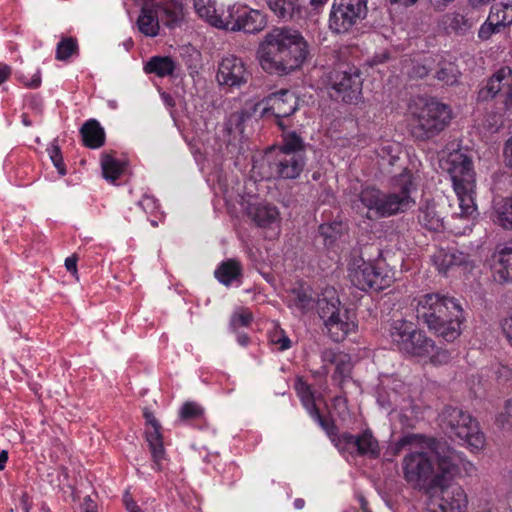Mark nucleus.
I'll return each instance as SVG.
<instances>
[{
  "mask_svg": "<svg viewBox=\"0 0 512 512\" xmlns=\"http://www.w3.org/2000/svg\"><path fill=\"white\" fill-rule=\"evenodd\" d=\"M259 53L260 64L265 71L288 75L305 62L308 44L297 30L274 28L266 34Z\"/></svg>",
  "mask_w": 512,
  "mask_h": 512,
  "instance_id": "obj_1",
  "label": "nucleus"
},
{
  "mask_svg": "<svg viewBox=\"0 0 512 512\" xmlns=\"http://www.w3.org/2000/svg\"><path fill=\"white\" fill-rule=\"evenodd\" d=\"M463 310L454 298L429 293L420 297L416 307L419 322L447 342H453L461 334Z\"/></svg>",
  "mask_w": 512,
  "mask_h": 512,
  "instance_id": "obj_2",
  "label": "nucleus"
},
{
  "mask_svg": "<svg viewBox=\"0 0 512 512\" xmlns=\"http://www.w3.org/2000/svg\"><path fill=\"white\" fill-rule=\"evenodd\" d=\"M393 192L384 193L375 187H366L359 193V201L368 210L374 211L379 217H390L404 213L415 201L411 191L416 189L411 170L405 168L391 179Z\"/></svg>",
  "mask_w": 512,
  "mask_h": 512,
  "instance_id": "obj_3",
  "label": "nucleus"
},
{
  "mask_svg": "<svg viewBox=\"0 0 512 512\" xmlns=\"http://www.w3.org/2000/svg\"><path fill=\"white\" fill-rule=\"evenodd\" d=\"M450 177L459 201V215L472 217L477 212L475 204V171L470 157L463 153H451L443 166Z\"/></svg>",
  "mask_w": 512,
  "mask_h": 512,
  "instance_id": "obj_4",
  "label": "nucleus"
},
{
  "mask_svg": "<svg viewBox=\"0 0 512 512\" xmlns=\"http://www.w3.org/2000/svg\"><path fill=\"white\" fill-rule=\"evenodd\" d=\"M325 433L342 455L377 459L381 455V446L370 428L353 435L349 432L338 433L334 420L325 427Z\"/></svg>",
  "mask_w": 512,
  "mask_h": 512,
  "instance_id": "obj_5",
  "label": "nucleus"
},
{
  "mask_svg": "<svg viewBox=\"0 0 512 512\" xmlns=\"http://www.w3.org/2000/svg\"><path fill=\"white\" fill-rule=\"evenodd\" d=\"M452 119L450 107L436 100L426 102L412 113V135L428 140L442 132Z\"/></svg>",
  "mask_w": 512,
  "mask_h": 512,
  "instance_id": "obj_6",
  "label": "nucleus"
},
{
  "mask_svg": "<svg viewBox=\"0 0 512 512\" xmlns=\"http://www.w3.org/2000/svg\"><path fill=\"white\" fill-rule=\"evenodd\" d=\"M443 425L450 437H455L466 445L471 452H479L485 447V436L479 424L469 413L456 407L446 408L443 412Z\"/></svg>",
  "mask_w": 512,
  "mask_h": 512,
  "instance_id": "obj_7",
  "label": "nucleus"
},
{
  "mask_svg": "<svg viewBox=\"0 0 512 512\" xmlns=\"http://www.w3.org/2000/svg\"><path fill=\"white\" fill-rule=\"evenodd\" d=\"M351 283L362 291H382L394 282V273L376 262L355 258L349 264Z\"/></svg>",
  "mask_w": 512,
  "mask_h": 512,
  "instance_id": "obj_8",
  "label": "nucleus"
},
{
  "mask_svg": "<svg viewBox=\"0 0 512 512\" xmlns=\"http://www.w3.org/2000/svg\"><path fill=\"white\" fill-rule=\"evenodd\" d=\"M426 444L429 448L436 449L437 453L438 472L434 477V484L443 485L446 478L452 480L461 469L469 476L476 472L475 465L467 460L463 452L457 451L450 446H436L435 440L430 438Z\"/></svg>",
  "mask_w": 512,
  "mask_h": 512,
  "instance_id": "obj_9",
  "label": "nucleus"
},
{
  "mask_svg": "<svg viewBox=\"0 0 512 512\" xmlns=\"http://www.w3.org/2000/svg\"><path fill=\"white\" fill-rule=\"evenodd\" d=\"M306 165V156L289 152L271 150L262 160L263 177L278 179H296Z\"/></svg>",
  "mask_w": 512,
  "mask_h": 512,
  "instance_id": "obj_10",
  "label": "nucleus"
},
{
  "mask_svg": "<svg viewBox=\"0 0 512 512\" xmlns=\"http://www.w3.org/2000/svg\"><path fill=\"white\" fill-rule=\"evenodd\" d=\"M221 21L218 28L229 31H243L245 33H258L266 26L265 16L258 10L235 3L221 11Z\"/></svg>",
  "mask_w": 512,
  "mask_h": 512,
  "instance_id": "obj_11",
  "label": "nucleus"
},
{
  "mask_svg": "<svg viewBox=\"0 0 512 512\" xmlns=\"http://www.w3.org/2000/svg\"><path fill=\"white\" fill-rule=\"evenodd\" d=\"M368 0H334L329 16V28L336 34L348 32L367 15Z\"/></svg>",
  "mask_w": 512,
  "mask_h": 512,
  "instance_id": "obj_12",
  "label": "nucleus"
},
{
  "mask_svg": "<svg viewBox=\"0 0 512 512\" xmlns=\"http://www.w3.org/2000/svg\"><path fill=\"white\" fill-rule=\"evenodd\" d=\"M327 85L332 90V96L345 103H357L362 91L360 70L356 67H346L343 70L330 71Z\"/></svg>",
  "mask_w": 512,
  "mask_h": 512,
  "instance_id": "obj_13",
  "label": "nucleus"
},
{
  "mask_svg": "<svg viewBox=\"0 0 512 512\" xmlns=\"http://www.w3.org/2000/svg\"><path fill=\"white\" fill-rule=\"evenodd\" d=\"M262 107V115L271 114L276 118V124L281 130L286 129L284 119L293 115L299 105V99L296 94L290 90L282 89L271 93L265 97L259 104Z\"/></svg>",
  "mask_w": 512,
  "mask_h": 512,
  "instance_id": "obj_14",
  "label": "nucleus"
},
{
  "mask_svg": "<svg viewBox=\"0 0 512 512\" xmlns=\"http://www.w3.org/2000/svg\"><path fill=\"white\" fill-rule=\"evenodd\" d=\"M404 479L414 486L426 487L429 490L433 474V464L426 452L415 451L403 459Z\"/></svg>",
  "mask_w": 512,
  "mask_h": 512,
  "instance_id": "obj_15",
  "label": "nucleus"
},
{
  "mask_svg": "<svg viewBox=\"0 0 512 512\" xmlns=\"http://www.w3.org/2000/svg\"><path fill=\"white\" fill-rule=\"evenodd\" d=\"M251 76L252 72L242 58L228 55L220 61L216 79L219 85L233 89L247 84Z\"/></svg>",
  "mask_w": 512,
  "mask_h": 512,
  "instance_id": "obj_16",
  "label": "nucleus"
},
{
  "mask_svg": "<svg viewBox=\"0 0 512 512\" xmlns=\"http://www.w3.org/2000/svg\"><path fill=\"white\" fill-rule=\"evenodd\" d=\"M497 95L505 96V106L512 107V69L509 67L497 70L479 90L477 98L479 101H488Z\"/></svg>",
  "mask_w": 512,
  "mask_h": 512,
  "instance_id": "obj_17",
  "label": "nucleus"
},
{
  "mask_svg": "<svg viewBox=\"0 0 512 512\" xmlns=\"http://www.w3.org/2000/svg\"><path fill=\"white\" fill-rule=\"evenodd\" d=\"M450 482L451 480L446 478L443 485H436L433 477L429 491L440 489L441 497L438 506L442 512H465L468 504L467 495L460 485Z\"/></svg>",
  "mask_w": 512,
  "mask_h": 512,
  "instance_id": "obj_18",
  "label": "nucleus"
},
{
  "mask_svg": "<svg viewBox=\"0 0 512 512\" xmlns=\"http://www.w3.org/2000/svg\"><path fill=\"white\" fill-rule=\"evenodd\" d=\"M316 296L314 289L309 284L298 281L287 290L284 301L289 309L304 315L314 309Z\"/></svg>",
  "mask_w": 512,
  "mask_h": 512,
  "instance_id": "obj_19",
  "label": "nucleus"
},
{
  "mask_svg": "<svg viewBox=\"0 0 512 512\" xmlns=\"http://www.w3.org/2000/svg\"><path fill=\"white\" fill-rule=\"evenodd\" d=\"M435 351V343L432 339L428 338L422 331L416 330L412 334L411 339L403 347L401 352L411 356L426 357L431 355V360L436 362L437 360L446 362L449 359L447 351Z\"/></svg>",
  "mask_w": 512,
  "mask_h": 512,
  "instance_id": "obj_20",
  "label": "nucleus"
},
{
  "mask_svg": "<svg viewBox=\"0 0 512 512\" xmlns=\"http://www.w3.org/2000/svg\"><path fill=\"white\" fill-rule=\"evenodd\" d=\"M160 23L169 29L180 27L184 20L180 0H155L152 4Z\"/></svg>",
  "mask_w": 512,
  "mask_h": 512,
  "instance_id": "obj_21",
  "label": "nucleus"
},
{
  "mask_svg": "<svg viewBox=\"0 0 512 512\" xmlns=\"http://www.w3.org/2000/svg\"><path fill=\"white\" fill-rule=\"evenodd\" d=\"M324 326L327 329L328 336L334 342L344 341L358 327L355 318L350 315L347 309L336 314L330 320H326Z\"/></svg>",
  "mask_w": 512,
  "mask_h": 512,
  "instance_id": "obj_22",
  "label": "nucleus"
},
{
  "mask_svg": "<svg viewBox=\"0 0 512 512\" xmlns=\"http://www.w3.org/2000/svg\"><path fill=\"white\" fill-rule=\"evenodd\" d=\"M295 390L310 417L325 431V427H328L333 419H328L321 415L315 403L314 392L311 386L302 378H298L295 382Z\"/></svg>",
  "mask_w": 512,
  "mask_h": 512,
  "instance_id": "obj_23",
  "label": "nucleus"
},
{
  "mask_svg": "<svg viewBox=\"0 0 512 512\" xmlns=\"http://www.w3.org/2000/svg\"><path fill=\"white\" fill-rule=\"evenodd\" d=\"M437 69L434 78L444 85L453 86L459 82L461 71L457 65V57L450 53L437 56Z\"/></svg>",
  "mask_w": 512,
  "mask_h": 512,
  "instance_id": "obj_24",
  "label": "nucleus"
},
{
  "mask_svg": "<svg viewBox=\"0 0 512 512\" xmlns=\"http://www.w3.org/2000/svg\"><path fill=\"white\" fill-rule=\"evenodd\" d=\"M179 70V64L170 56H153L144 65L145 73L154 74L160 78H176Z\"/></svg>",
  "mask_w": 512,
  "mask_h": 512,
  "instance_id": "obj_25",
  "label": "nucleus"
},
{
  "mask_svg": "<svg viewBox=\"0 0 512 512\" xmlns=\"http://www.w3.org/2000/svg\"><path fill=\"white\" fill-rule=\"evenodd\" d=\"M247 213L255 224L261 228L271 227L280 221L278 208L268 203L249 205Z\"/></svg>",
  "mask_w": 512,
  "mask_h": 512,
  "instance_id": "obj_26",
  "label": "nucleus"
},
{
  "mask_svg": "<svg viewBox=\"0 0 512 512\" xmlns=\"http://www.w3.org/2000/svg\"><path fill=\"white\" fill-rule=\"evenodd\" d=\"M417 330L415 324L405 319L393 320L387 329L391 343L401 351Z\"/></svg>",
  "mask_w": 512,
  "mask_h": 512,
  "instance_id": "obj_27",
  "label": "nucleus"
},
{
  "mask_svg": "<svg viewBox=\"0 0 512 512\" xmlns=\"http://www.w3.org/2000/svg\"><path fill=\"white\" fill-rule=\"evenodd\" d=\"M83 144L91 149H98L105 143V132L96 119L87 120L81 127Z\"/></svg>",
  "mask_w": 512,
  "mask_h": 512,
  "instance_id": "obj_28",
  "label": "nucleus"
},
{
  "mask_svg": "<svg viewBox=\"0 0 512 512\" xmlns=\"http://www.w3.org/2000/svg\"><path fill=\"white\" fill-rule=\"evenodd\" d=\"M340 305L341 302L335 290H325L322 297L316 296L315 306H317L318 314L324 323L342 311Z\"/></svg>",
  "mask_w": 512,
  "mask_h": 512,
  "instance_id": "obj_29",
  "label": "nucleus"
},
{
  "mask_svg": "<svg viewBox=\"0 0 512 512\" xmlns=\"http://www.w3.org/2000/svg\"><path fill=\"white\" fill-rule=\"evenodd\" d=\"M381 389L387 394V398H385L379 393L378 401L383 407L396 405L399 398L407 392L405 383L396 377L387 378L382 383Z\"/></svg>",
  "mask_w": 512,
  "mask_h": 512,
  "instance_id": "obj_30",
  "label": "nucleus"
},
{
  "mask_svg": "<svg viewBox=\"0 0 512 512\" xmlns=\"http://www.w3.org/2000/svg\"><path fill=\"white\" fill-rule=\"evenodd\" d=\"M433 262L440 273L446 274L454 266L463 265L466 255L457 250L440 249L433 255Z\"/></svg>",
  "mask_w": 512,
  "mask_h": 512,
  "instance_id": "obj_31",
  "label": "nucleus"
},
{
  "mask_svg": "<svg viewBox=\"0 0 512 512\" xmlns=\"http://www.w3.org/2000/svg\"><path fill=\"white\" fill-rule=\"evenodd\" d=\"M495 272L501 282H512V241L495 255Z\"/></svg>",
  "mask_w": 512,
  "mask_h": 512,
  "instance_id": "obj_32",
  "label": "nucleus"
},
{
  "mask_svg": "<svg viewBox=\"0 0 512 512\" xmlns=\"http://www.w3.org/2000/svg\"><path fill=\"white\" fill-rule=\"evenodd\" d=\"M137 27L146 37L154 38L159 35L160 21L153 6L141 9L137 19Z\"/></svg>",
  "mask_w": 512,
  "mask_h": 512,
  "instance_id": "obj_33",
  "label": "nucleus"
},
{
  "mask_svg": "<svg viewBox=\"0 0 512 512\" xmlns=\"http://www.w3.org/2000/svg\"><path fill=\"white\" fill-rule=\"evenodd\" d=\"M419 224L429 231L439 232L443 229V218L437 213L434 203L427 202L419 207Z\"/></svg>",
  "mask_w": 512,
  "mask_h": 512,
  "instance_id": "obj_34",
  "label": "nucleus"
},
{
  "mask_svg": "<svg viewBox=\"0 0 512 512\" xmlns=\"http://www.w3.org/2000/svg\"><path fill=\"white\" fill-rule=\"evenodd\" d=\"M214 275L221 284L229 286L234 280L241 277V264L235 259L223 261L215 270Z\"/></svg>",
  "mask_w": 512,
  "mask_h": 512,
  "instance_id": "obj_35",
  "label": "nucleus"
},
{
  "mask_svg": "<svg viewBox=\"0 0 512 512\" xmlns=\"http://www.w3.org/2000/svg\"><path fill=\"white\" fill-rule=\"evenodd\" d=\"M145 435L155 466L158 470H161V462L165 458V449L160 428H148Z\"/></svg>",
  "mask_w": 512,
  "mask_h": 512,
  "instance_id": "obj_36",
  "label": "nucleus"
},
{
  "mask_svg": "<svg viewBox=\"0 0 512 512\" xmlns=\"http://www.w3.org/2000/svg\"><path fill=\"white\" fill-rule=\"evenodd\" d=\"M193 6L196 14L212 26L218 28L219 23H223L221 21V12L217 9L214 0H193Z\"/></svg>",
  "mask_w": 512,
  "mask_h": 512,
  "instance_id": "obj_37",
  "label": "nucleus"
},
{
  "mask_svg": "<svg viewBox=\"0 0 512 512\" xmlns=\"http://www.w3.org/2000/svg\"><path fill=\"white\" fill-rule=\"evenodd\" d=\"M282 131V144L277 149L273 150L278 152H289L291 154L295 153L299 154L300 156H306V146L303 138L295 131L286 132L285 129Z\"/></svg>",
  "mask_w": 512,
  "mask_h": 512,
  "instance_id": "obj_38",
  "label": "nucleus"
},
{
  "mask_svg": "<svg viewBox=\"0 0 512 512\" xmlns=\"http://www.w3.org/2000/svg\"><path fill=\"white\" fill-rule=\"evenodd\" d=\"M270 10L283 20H291L296 13H300L298 0H266Z\"/></svg>",
  "mask_w": 512,
  "mask_h": 512,
  "instance_id": "obj_39",
  "label": "nucleus"
},
{
  "mask_svg": "<svg viewBox=\"0 0 512 512\" xmlns=\"http://www.w3.org/2000/svg\"><path fill=\"white\" fill-rule=\"evenodd\" d=\"M489 15L503 29L509 31L512 26V1L493 4L490 7Z\"/></svg>",
  "mask_w": 512,
  "mask_h": 512,
  "instance_id": "obj_40",
  "label": "nucleus"
},
{
  "mask_svg": "<svg viewBox=\"0 0 512 512\" xmlns=\"http://www.w3.org/2000/svg\"><path fill=\"white\" fill-rule=\"evenodd\" d=\"M353 364L351 357L347 353H343L338 357V361L335 364V371L332 375V379L338 383L340 387H343L345 381L350 379Z\"/></svg>",
  "mask_w": 512,
  "mask_h": 512,
  "instance_id": "obj_41",
  "label": "nucleus"
},
{
  "mask_svg": "<svg viewBox=\"0 0 512 512\" xmlns=\"http://www.w3.org/2000/svg\"><path fill=\"white\" fill-rule=\"evenodd\" d=\"M102 173L106 180L115 182L123 173V165L110 155H103L101 159Z\"/></svg>",
  "mask_w": 512,
  "mask_h": 512,
  "instance_id": "obj_42",
  "label": "nucleus"
},
{
  "mask_svg": "<svg viewBox=\"0 0 512 512\" xmlns=\"http://www.w3.org/2000/svg\"><path fill=\"white\" fill-rule=\"evenodd\" d=\"M445 24L457 34L464 35L472 27L473 23L460 13H450L445 16Z\"/></svg>",
  "mask_w": 512,
  "mask_h": 512,
  "instance_id": "obj_43",
  "label": "nucleus"
},
{
  "mask_svg": "<svg viewBox=\"0 0 512 512\" xmlns=\"http://www.w3.org/2000/svg\"><path fill=\"white\" fill-rule=\"evenodd\" d=\"M79 47L76 38L63 37L57 44L56 47V59L59 61H66L72 55L78 54Z\"/></svg>",
  "mask_w": 512,
  "mask_h": 512,
  "instance_id": "obj_44",
  "label": "nucleus"
},
{
  "mask_svg": "<svg viewBox=\"0 0 512 512\" xmlns=\"http://www.w3.org/2000/svg\"><path fill=\"white\" fill-rule=\"evenodd\" d=\"M203 416V407L194 401L185 402L179 410V419L183 422L200 420Z\"/></svg>",
  "mask_w": 512,
  "mask_h": 512,
  "instance_id": "obj_45",
  "label": "nucleus"
},
{
  "mask_svg": "<svg viewBox=\"0 0 512 512\" xmlns=\"http://www.w3.org/2000/svg\"><path fill=\"white\" fill-rule=\"evenodd\" d=\"M506 30L501 27L490 15L480 25L477 37L481 41H489L493 35L505 33Z\"/></svg>",
  "mask_w": 512,
  "mask_h": 512,
  "instance_id": "obj_46",
  "label": "nucleus"
},
{
  "mask_svg": "<svg viewBox=\"0 0 512 512\" xmlns=\"http://www.w3.org/2000/svg\"><path fill=\"white\" fill-rule=\"evenodd\" d=\"M497 222L505 229L512 230V198H506L496 209Z\"/></svg>",
  "mask_w": 512,
  "mask_h": 512,
  "instance_id": "obj_47",
  "label": "nucleus"
},
{
  "mask_svg": "<svg viewBox=\"0 0 512 512\" xmlns=\"http://www.w3.org/2000/svg\"><path fill=\"white\" fill-rule=\"evenodd\" d=\"M253 321V314L247 308H240L236 310L229 322V327L233 332H236L241 327H248Z\"/></svg>",
  "mask_w": 512,
  "mask_h": 512,
  "instance_id": "obj_48",
  "label": "nucleus"
},
{
  "mask_svg": "<svg viewBox=\"0 0 512 512\" xmlns=\"http://www.w3.org/2000/svg\"><path fill=\"white\" fill-rule=\"evenodd\" d=\"M270 343L277 347L278 351H286L291 348V340L285 331L279 327L275 328L269 335Z\"/></svg>",
  "mask_w": 512,
  "mask_h": 512,
  "instance_id": "obj_49",
  "label": "nucleus"
},
{
  "mask_svg": "<svg viewBox=\"0 0 512 512\" xmlns=\"http://www.w3.org/2000/svg\"><path fill=\"white\" fill-rule=\"evenodd\" d=\"M340 224L324 223L319 226V234L324 238L325 244H332L339 234Z\"/></svg>",
  "mask_w": 512,
  "mask_h": 512,
  "instance_id": "obj_50",
  "label": "nucleus"
},
{
  "mask_svg": "<svg viewBox=\"0 0 512 512\" xmlns=\"http://www.w3.org/2000/svg\"><path fill=\"white\" fill-rule=\"evenodd\" d=\"M426 442V438L419 434H408L401 437L395 444L396 452L398 453L404 447L409 445H419Z\"/></svg>",
  "mask_w": 512,
  "mask_h": 512,
  "instance_id": "obj_51",
  "label": "nucleus"
},
{
  "mask_svg": "<svg viewBox=\"0 0 512 512\" xmlns=\"http://www.w3.org/2000/svg\"><path fill=\"white\" fill-rule=\"evenodd\" d=\"M431 71V67L427 63L412 62L411 68L407 71L409 78L422 79Z\"/></svg>",
  "mask_w": 512,
  "mask_h": 512,
  "instance_id": "obj_52",
  "label": "nucleus"
},
{
  "mask_svg": "<svg viewBox=\"0 0 512 512\" xmlns=\"http://www.w3.org/2000/svg\"><path fill=\"white\" fill-rule=\"evenodd\" d=\"M50 159L61 176L66 174V167L63 161L62 153L57 145H52L49 149Z\"/></svg>",
  "mask_w": 512,
  "mask_h": 512,
  "instance_id": "obj_53",
  "label": "nucleus"
},
{
  "mask_svg": "<svg viewBox=\"0 0 512 512\" xmlns=\"http://www.w3.org/2000/svg\"><path fill=\"white\" fill-rule=\"evenodd\" d=\"M344 352L335 351L334 349H324L321 352V361L323 362V368L327 370L328 365H335L338 361V357Z\"/></svg>",
  "mask_w": 512,
  "mask_h": 512,
  "instance_id": "obj_54",
  "label": "nucleus"
},
{
  "mask_svg": "<svg viewBox=\"0 0 512 512\" xmlns=\"http://www.w3.org/2000/svg\"><path fill=\"white\" fill-rule=\"evenodd\" d=\"M138 205L146 213H154L159 208L157 199L149 195H144L138 202Z\"/></svg>",
  "mask_w": 512,
  "mask_h": 512,
  "instance_id": "obj_55",
  "label": "nucleus"
},
{
  "mask_svg": "<svg viewBox=\"0 0 512 512\" xmlns=\"http://www.w3.org/2000/svg\"><path fill=\"white\" fill-rule=\"evenodd\" d=\"M500 328L508 344L512 347V316L503 318L500 321Z\"/></svg>",
  "mask_w": 512,
  "mask_h": 512,
  "instance_id": "obj_56",
  "label": "nucleus"
},
{
  "mask_svg": "<svg viewBox=\"0 0 512 512\" xmlns=\"http://www.w3.org/2000/svg\"><path fill=\"white\" fill-rule=\"evenodd\" d=\"M41 71L38 69L31 77L30 80H23V83L26 87L36 89L41 85Z\"/></svg>",
  "mask_w": 512,
  "mask_h": 512,
  "instance_id": "obj_57",
  "label": "nucleus"
},
{
  "mask_svg": "<svg viewBox=\"0 0 512 512\" xmlns=\"http://www.w3.org/2000/svg\"><path fill=\"white\" fill-rule=\"evenodd\" d=\"M244 120V116L239 113L231 114L227 122V130L229 133L232 132V125L235 124L237 127L241 126Z\"/></svg>",
  "mask_w": 512,
  "mask_h": 512,
  "instance_id": "obj_58",
  "label": "nucleus"
},
{
  "mask_svg": "<svg viewBox=\"0 0 512 512\" xmlns=\"http://www.w3.org/2000/svg\"><path fill=\"white\" fill-rule=\"evenodd\" d=\"M65 267L72 274L77 273V258L73 255L65 259Z\"/></svg>",
  "mask_w": 512,
  "mask_h": 512,
  "instance_id": "obj_59",
  "label": "nucleus"
},
{
  "mask_svg": "<svg viewBox=\"0 0 512 512\" xmlns=\"http://www.w3.org/2000/svg\"><path fill=\"white\" fill-rule=\"evenodd\" d=\"M144 417H145L146 423L148 425H150L149 428H161L159 422L157 421V419L155 418V416L153 415L152 412L145 411Z\"/></svg>",
  "mask_w": 512,
  "mask_h": 512,
  "instance_id": "obj_60",
  "label": "nucleus"
},
{
  "mask_svg": "<svg viewBox=\"0 0 512 512\" xmlns=\"http://www.w3.org/2000/svg\"><path fill=\"white\" fill-rule=\"evenodd\" d=\"M11 75V68L6 64H0V85Z\"/></svg>",
  "mask_w": 512,
  "mask_h": 512,
  "instance_id": "obj_61",
  "label": "nucleus"
},
{
  "mask_svg": "<svg viewBox=\"0 0 512 512\" xmlns=\"http://www.w3.org/2000/svg\"><path fill=\"white\" fill-rule=\"evenodd\" d=\"M124 502L128 512H142L141 508L134 500L125 498Z\"/></svg>",
  "mask_w": 512,
  "mask_h": 512,
  "instance_id": "obj_62",
  "label": "nucleus"
},
{
  "mask_svg": "<svg viewBox=\"0 0 512 512\" xmlns=\"http://www.w3.org/2000/svg\"><path fill=\"white\" fill-rule=\"evenodd\" d=\"M504 154L508 158L510 166H512V137L505 143Z\"/></svg>",
  "mask_w": 512,
  "mask_h": 512,
  "instance_id": "obj_63",
  "label": "nucleus"
},
{
  "mask_svg": "<svg viewBox=\"0 0 512 512\" xmlns=\"http://www.w3.org/2000/svg\"><path fill=\"white\" fill-rule=\"evenodd\" d=\"M237 342L240 346L246 347L250 343V337L245 333H237Z\"/></svg>",
  "mask_w": 512,
  "mask_h": 512,
  "instance_id": "obj_64",
  "label": "nucleus"
}]
</instances>
